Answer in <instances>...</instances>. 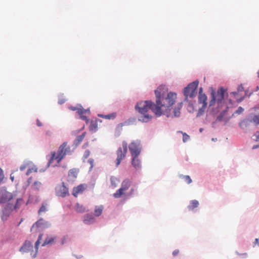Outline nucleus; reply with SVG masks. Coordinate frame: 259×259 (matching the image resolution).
Segmentation results:
<instances>
[{"mask_svg": "<svg viewBox=\"0 0 259 259\" xmlns=\"http://www.w3.org/2000/svg\"><path fill=\"white\" fill-rule=\"evenodd\" d=\"M168 90L165 85H160L155 91L156 97V106L153 108V112L157 116L165 115L170 116V107L173 105L177 99V94L172 92L167 93Z\"/></svg>", "mask_w": 259, "mask_h": 259, "instance_id": "obj_1", "label": "nucleus"}, {"mask_svg": "<svg viewBox=\"0 0 259 259\" xmlns=\"http://www.w3.org/2000/svg\"><path fill=\"white\" fill-rule=\"evenodd\" d=\"M155 106H156V104L151 101H140L138 102L135 108L141 114L139 117V120L145 122L149 121L152 118V116L146 114V113L150 109L153 112V108Z\"/></svg>", "mask_w": 259, "mask_h": 259, "instance_id": "obj_2", "label": "nucleus"}, {"mask_svg": "<svg viewBox=\"0 0 259 259\" xmlns=\"http://www.w3.org/2000/svg\"><path fill=\"white\" fill-rule=\"evenodd\" d=\"M70 147L68 145L67 142H64L61 145L58 150L57 154L55 151L51 152V157L49 160V163H51L53 160H55L59 163L66 156L67 154H70Z\"/></svg>", "mask_w": 259, "mask_h": 259, "instance_id": "obj_3", "label": "nucleus"}, {"mask_svg": "<svg viewBox=\"0 0 259 259\" xmlns=\"http://www.w3.org/2000/svg\"><path fill=\"white\" fill-rule=\"evenodd\" d=\"M132 183V182L130 179H125L123 180L121 183V187L113 194L114 197L119 198L122 196H130L133 195L136 190L135 188H132L127 194L125 193L131 187Z\"/></svg>", "mask_w": 259, "mask_h": 259, "instance_id": "obj_4", "label": "nucleus"}, {"mask_svg": "<svg viewBox=\"0 0 259 259\" xmlns=\"http://www.w3.org/2000/svg\"><path fill=\"white\" fill-rule=\"evenodd\" d=\"M199 81L195 80L190 83L184 89V95L185 97V100H187L188 98H193L197 95L196 89L198 87Z\"/></svg>", "mask_w": 259, "mask_h": 259, "instance_id": "obj_5", "label": "nucleus"}, {"mask_svg": "<svg viewBox=\"0 0 259 259\" xmlns=\"http://www.w3.org/2000/svg\"><path fill=\"white\" fill-rule=\"evenodd\" d=\"M127 152V143L125 141H123L122 147H119L116 151L117 158L115 161L116 166L119 165L121 160L125 158Z\"/></svg>", "mask_w": 259, "mask_h": 259, "instance_id": "obj_6", "label": "nucleus"}, {"mask_svg": "<svg viewBox=\"0 0 259 259\" xmlns=\"http://www.w3.org/2000/svg\"><path fill=\"white\" fill-rule=\"evenodd\" d=\"M225 91L223 88L219 89L217 91V94L212 93V99L210 101V106H213L214 104L215 101L218 103H221L224 98Z\"/></svg>", "mask_w": 259, "mask_h": 259, "instance_id": "obj_7", "label": "nucleus"}, {"mask_svg": "<svg viewBox=\"0 0 259 259\" xmlns=\"http://www.w3.org/2000/svg\"><path fill=\"white\" fill-rule=\"evenodd\" d=\"M55 193L57 196L63 198L69 195L68 189L65 186L64 182L56 187Z\"/></svg>", "mask_w": 259, "mask_h": 259, "instance_id": "obj_8", "label": "nucleus"}, {"mask_svg": "<svg viewBox=\"0 0 259 259\" xmlns=\"http://www.w3.org/2000/svg\"><path fill=\"white\" fill-rule=\"evenodd\" d=\"M132 156H139L141 152L140 141L139 140L133 141L128 146Z\"/></svg>", "mask_w": 259, "mask_h": 259, "instance_id": "obj_9", "label": "nucleus"}, {"mask_svg": "<svg viewBox=\"0 0 259 259\" xmlns=\"http://www.w3.org/2000/svg\"><path fill=\"white\" fill-rule=\"evenodd\" d=\"M251 123H253L255 125L259 124V115H251L248 118L242 121L240 123V126L242 127L250 125Z\"/></svg>", "mask_w": 259, "mask_h": 259, "instance_id": "obj_10", "label": "nucleus"}, {"mask_svg": "<svg viewBox=\"0 0 259 259\" xmlns=\"http://www.w3.org/2000/svg\"><path fill=\"white\" fill-rule=\"evenodd\" d=\"M50 226V223L41 218L32 225L30 230L31 232H33V231H36V230L38 228L44 229L49 227Z\"/></svg>", "mask_w": 259, "mask_h": 259, "instance_id": "obj_11", "label": "nucleus"}, {"mask_svg": "<svg viewBox=\"0 0 259 259\" xmlns=\"http://www.w3.org/2000/svg\"><path fill=\"white\" fill-rule=\"evenodd\" d=\"M207 96L205 94H200L198 95V102L202 104V107L199 109L197 116L201 115L204 112L207 106Z\"/></svg>", "mask_w": 259, "mask_h": 259, "instance_id": "obj_12", "label": "nucleus"}, {"mask_svg": "<svg viewBox=\"0 0 259 259\" xmlns=\"http://www.w3.org/2000/svg\"><path fill=\"white\" fill-rule=\"evenodd\" d=\"M12 194L5 190L0 191V203H5L12 198Z\"/></svg>", "mask_w": 259, "mask_h": 259, "instance_id": "obj_13", "label": "nucleus"}, {"mask_svg": "<svg viewBox=\"0 0 259 259\" xmlns=\"http://www.w3.org/2000/svg\"><path fill=\"white\" fill-rule=\"evenodd\" d=\"M33 246L30 241L26 240L23 245L20 249V251L23 252H31V253H34L33 251Z\"/></svg>", "mask_w": 259, "mask_h": 259, "instance_id": "obj_14", "label": "nucleus"}, {"mask_svg": "<svg viewBox=\"0 0 259 259\" xmlns=\"http://www.w3.org/2000/svg\"><path fill=\"white\" fill-rule=\"evenodd\" d=\"M13 211H14V209L12 208V204L9 203L3 211L2 220H6Z\"/></svg>", "mask_w": 259, "mask_h": 259, "instance_id": "obj_15", "label": "nucleus"}, {"mask_svg": "<svg viewBox=\"0 0 259 259\" xmlns=\"http://www.w3.org/2000/svg\"><path fill=\"white\" fill-rule=\"evenodd\" d=\"M77 112L80 115V118L82 120L85 121L86 123H88L89 119L87 115L90 114V110L89 109H84L83 108H80L78 109Z\"/></svg>", "mask_w": 259, "mask_h": 259, "instance_id": "obj_16", "label": "nucleus"}, {"mask_svg": "<svg viewBox=\"0 0 259 259\" xmlns=\"http://www.w3.org/2000/svg\"><path fill=\"white\" fill-rule=\"evenodd\" d=\"M86 188L85 184H80L73 189L72 194L74 196L77 197L79 194L82 193Z\"/></svg>", "mask_w": 259, "mask_h": 259, "instance_id": "obj_17", "label": "nucleus"}, {"mask_svg": "<svg viewBox=\"0 0 259 259\" xmlns=\"http://www.w3.org/2000/svg\"><path fill=\"white\" fill-rule=\"evenodd\" d=\"M78 169L76 168H72L69 170L68 174V177L69 180H73L77 177Z\"/></svg>", "mask_w": 259, "mask_h": 259, "instance_id": "obj_18", "label": "nucleus"}, {"mask_svg": "<svg viewBox=\"0 0 259 259\" xmlns=\"http://www.w3.org/2000/svg\"><path fill=\"white\" fill-rule=\"evenodd\" d=\"M24 201L21 198L17 199L15 204H12V208L14 211H17L20 207L24 204Z\"/></svg>", "mask_w": 259, "mask_h": 259, "instance_id": "obj_19", "label": "nucleus"}, {"mask_svg": "<svg viewBox=\"0 0 259 259\" xmlns=\"http://www.w3.org/2000/svg\"><path fill=\"white\" fill-rule=\"evenodd\" d=\"M42 236H43V234L41 233L39 235L38 239L35 243V251L34 252V253H30V254L33 258H35L36 256L38 246L40 244V241L41 240V239L42 238Z\"/></svg>", "mask_w": 259, "mask_h": 259, "instance_id": "obj_20", "label": "nucleus"}, {"mask_svg": "<svg viewBox=\"0 0 259 259\" xmlns=\"http://www.w3.org/2000/svg\"><path fill=\"white\" fill-rule=\"evenodd\" d=\"M132 156V165L136 168H139L141 167V162L138 158L139 156Z\"/></svg>", "mask_w": 259, "mask_h": 259, "instance_id": "obj_21", "label": "nucleus"}, {"mask_svg": "<svg viewBox=\"0 0 259 259\" xmlns=\"http://www.w3.org/2000/svg\"><path fill=\"white\" fill-rule=\"evenodd\" d=\"M104 206L102 205L96 206L94 210V215L96 217H99L103 212Z\"/></svg>", "mask_w": 259, "mask_h": 259, "instance_id": "obj_22", "label": "nucleus"}, {"mask_svg": "<svg viewBox=\"0 0 259 259\" xmlns=\"http://www.w3.org/2000/svg\"><path fill=\"white\" fill-rule=\"evenodd\" d=\"M98 119H96L95 120H92L90 125V130L92 131L95 132L97 130L98 128V123H97Z\"/></svg>", "mask_w": 259, "mask_h": 259, "instance_id": "obj_23", "label": "nucleus"}, {"mask_svg": "<svg viewBox=\"0 0 259 259\" xmlns=\"http://www.w3.org/2000/svg\"><path fill=\"white\" fill-rule=\"evenodd\" d=\"M182 107V103H179L177 107L174 109V115L172 117H178L180 114V110Z\"/></svg>", "mask_w": 259, "mask_h": 259, "instance_id": "obj_24", "label": "nucleus"}, {"mask_svg": "<svg viewBox=\"0 0 259 259\" xmlns=\"http://www.w3.org/2000/svg\"><path fill=\"white\" fill-rule=\"evenodd\" d=\"M55 240V237H48L46 238L44 243L42 244V246H44L47 245H52L54 243Z\"/></svg>", "mask_w": 259, "mask_h": 259, "instance_id": "obj_25", "label": "nucleus"}, {"mask_svg": "<svg viewBox=\"0 0 259 259\" xmlns=\"http://www.w3.org/2000/svg\"><path fill=\"white\" fill-rule=\"evenodd\" d=\"M199 205V202L196 200H193L190 202V204L188 206V208L190 210H193Z\"/></svg>", "mask_w": 259, "mask_h": 259, "instance_id": "obj_26", "label": "nucleus"}, {"mask_svg": "<svg viewBox=\"0 0 259 259\" xmlns=\"http://www.w3.org/2000/svg\"><path fill=\"white\" fill-rule=\"evenodd\" d=\"M75 208L76 211L79 213H83L87 211L86 208L83 205L79 203L75 205Z\"/></svg>", "mask_w": 259, "mask_h": 259, "instance_id": "obj_27", "label": "nucleus"}, {"mask_svg": "<svg viewBox=\"0 0 259 259\" xmlns=\"http://www.w3.org/2000/svg\"><path fill=\"white\" fill-rule=\"evenodd\" d=\"M94 220V217L90 214H87L84 216L83 222L85 224H90L93 222Z\"/></svg>", "mask_w": 259, "mask_h": 259, "instance_id": "obj_28", "label": "nucleus"}, {"mask_svg": "<svg viewBox=\"0 0 259 259\" xmlns=\"http://www.w3.org/2000/svg\"><path fill=\"white\" fill-rule=\"evenodd\" d=\"M85 135H86V132H84L81 135L77 137L76 139H75V140L74 141V143L76 145H79L82 141V140L84 138Z\"/></svg>", "mask_w": 259, "mask_h": 259, "instance_id": "obj_29", "label": "nucleus"}, {"mask_svg": "<svg viewBox=\"0 0 259 259\" xmlns=\"http://www.w3.org/2000/svg\"><path fill=\"white\" fill-rule=\"evenodd\" d=\"M47 206L48 204L47 203L43 202L41 204V207H40L38 211V214L40 215L42 213L46 212L48 210Z\"/></svg>", "mask_w": 259, "mask_h": 259, "instance_id": "obj_30", "label": "nucleus"}, {"mask_svg": "<svg viewBox=\"0 0 259 259\" xmlns=\"http://www.w3.org/2000/svg\"><path fill=\"white\" fill-rule=\"evenodd\" d=\"M111 183L112 186L114 187H117L118 184L119 183V180L116 177H111L110 178Z\"/></svg>", "mask_w": 259, "mask_h": 259, "instance_id": "obj_31", "label": "nucleus"}, {"mask_svg": "<svg viewBox=\"0 0 259 259\" xmlns=\"http://www.w3.org/2000/svg\"><path fill=\"white\" fill-rule=\"evenodd\" d=\"M41 187V183L38 181H35L32 185L33 189L38 191Z\"/></svg>", "mask_w": 259, "mask_h": 259, "instance_id": "obj_32", "label": "nucleus"}, {"mask_svg": "<svg viewBox=\"0 0 259 259\" xmlns=\"http://www.w3.org/2000/svg\"><path fill=\"white\" fill-rule=\"evenodd\" d=\"M116 113H112L109 114L105 115H99L101 117H103L105 118V119H114L116 117Z\"/></svg>", "mask_w": 259, "mask_h": 259, "instance_id": "obj_33", "label": "nucleus"}, {"mask_svg": "<svg viewBox=\"0 0 259 259\" xmlns=\"http://www.w3.org/2000/svg\"><path fill=\"white\" fill-rule=\"evenodd\" d=\"M182 177L187 184H189L192 182V180L189 176H182Z\"/></svg>", "mask_w": 259, "mask_h": 259, "instance_id": "obj_34", "label": "nucleus"}, {"mask_svg": "<svg viewBox=\"0 0 259 259\" xmlns=\"http://www.w3.org/2000/svg\"><path fill=\"white\" fill-rule=\"evenodd\" d=\"M182 134H183V141L184 142H186L189 139V136L186 133H183L182 132H180Z\"/></svg>", "mask_w": 259, "mask_h": 259, "instance_id": "obj_35", "label": "nucleus"}, {"mask_svg": "<svg viewBox=\"0 0 259 259\" xmlns=\"http://www.w3.org/2000/svg\"><path fill=\"white\" fill-rule=\"evenodd\" d=\"M225 115V112H222L217 117L216 121H223V117Z\"/></svg>", "mask_w": 259, "mask_h": 259, "instance_id": "obj_36", "label": "nucleus"}, {"mask_svg": "<svg viewBox=\"0 0 259 259\" xmlns=\"http://www.w3.org/2000/svg\"><path fill=\"white\" fill-rule=\"evenodd\" d=\"M90 151L89 150H86L84 151V153L83 156L84 160L88 158V157L90 156Z\"/></svg>", "mask_w": 259, "mask_h": 259, "instance_id": "obj_37", "label": "nucleus"}, {"mask_svg": "<svg viewBox=\"0 0 259 259\" xmlns=\"http://www.w3.org/2000/svg\"><path fill=\"white\" fill-rule=\"evenodd\" d=\"M33 171L36 172L37 171V169L36 168H29L27 170L26 174L27 176H28L30 174H31Z\"/></svg>", "mask_w": 259, "mask_h": 259, "instance_id": "obj_38", "label": "nucleus"}, {"mask_svg": "<svg viewBox=\"0 0 259 259\" xmlns=\"http://www.w3.org/2000/svg\"><path fill=\"white\" fill-rule=\"evenodd\" d=\"M243 111H244V109L242 107H239L238 108L237 110H236L235 111V113L239 114L242 113L243 112Z\"/></svg>", "mask_w": 259, "mask_h": 259, "instance_id": "obj_39", "label": "nucleus"}, {"mask_svg": "<svg viewBox=\"0 0 259 259\" xmlns=\"http://www.w3.org/2000/svg\"><path fill=\"white\" fill-rule=\"evenodd\" d=\"M253 139L255 141H259V132H256L253 136Z\"/></svg>", "mask_w": 259, "mask_h": 259, "instance_id": "obj_40", "label": "nucleus"}, {"mask_svg": "<svg viewBox=\"0 0 259 259\" xmlns=\"http://www.w3.org/2000/svg\"><path fill=\"white\" fill-rule=\"evenodd\" d=\"M88 162L90 164V165H91V168H92L93 167V165H94V159H91V158L89 159Z\"/></svg>", "mask_w": 259, "mask_h": 259, "instance_id": "obj_41", "label": "nucleus"}, {"mask_svg": "<svg viewBox=\"0 0 259 259\" xmlns=\"http://www.w3.org/2000/svg\"><path fill=\"white\" fill-rule=\"evenodd\" d=\"M243 90H244V88H243V87H242V85L241 84L238 86V87L237 88V92L238 93L240 92H242Z\"/></svg>", "mask_w": 259, "mask_h": 259, "instance_id": "obj_42", "label": "nucleus"}, {"mask_svg": "<svg viewBox=\"0 0 259 259\" xmlns=\"http://www.w3.org/2000/svg\"><path fill=\"white\" fill-rule=\"evenodd\" d=\"M179 253V249H176L172 252V255L174 256L177 255Z\"/></svg>", "mask_w": 259, "mask_h": 259, "instance_id": "obj_43", "label": "nucleus"}, {"mask_svg": "<svg viewBox=\"0 0 259 259\" xmlns=\"http://www.w3.org/2000/svg\"><path fill=\"white\" fill-rule=\"evenodd\" d=\"M69 108L72 110V111H75V110H77V111H78V109H79V108H77V107H73V106H70L69 107Z\"/></svg>", "mask_w": 259, "mask_h": 259, "instance_id": "obj_44", "label": "nucleus"}, {"mask_svg": "<svg viewBox=\"0 0 259 259\" xmlns=\"http://www.w3.org/2000/svg\"><path fill=\"white\" fill-rule=\"evenodd\" d=\"M26 168V166L25 165H21L20 167V169L21 170H24L25 168Z\"/></svg>", "mask_w": 259, "mask_h": 259, "instance_id": "obj_45", "label": "nucleus"}, {"mask_svg": "<svg viewBox=\"0 0 259 259\" xmlns=\"http://www.w3.org/2000/svg\"><path fill=\"white\" fill-rule=\"evenodd\" d=\"M37 125L38 126H41L42 125L41 122L39 120H37Z\"/></svg>", "mask_w": 259, "mask_h": 259, "instance_id": "obj_46", "label": "nucleus"}, {"mask_svg": "<svg viewBox=\"0 0 259 259\" xmlns=\"http://www.w3.org/2000/svg\"><path fill=\"white\" fill-rule=\"evenodd\" d=\"M200 94H204V93H202V88H200L199 89V95H200Z\"/></svg>", "mask_w": 259, "mask_h": 259, "instance_id": "obj_47", "label": "nucleus"}, {"mask_svg": "<svg viewBox=\"0 0 259 259\" xmlns=\"http://www.w3.org/2000/svg\"><path fill=\"white\" fill-rule=\"evenodd\" d=\"M255 243L258 244H259V241H258V239H255Z\"/></svg>", "mask_w": 259, "mask_h": 259, "instance_id": "obj_48", "label": "nucleus"}, {"mask_svg": "<svg viewBox=\"0 0 259 259\" xmlns=\"http://www.w3.org/2000/svg\"><path fill=\"white\" fill-rule=\"evenodd\" d=\"M32 180V178H29L28 179V182L29 184H30V183L31 182Z\"/></svg>", "mask_w": 259, "mask_h": 259, "instance_id": "obj_49", "label": "nucleus"}, {"mask_svg": "<svg viewBox=\"0 0 259 259\" xmlns=\"http://www.w3.org/2000/svg\"><path fill=\"white\" fill-rule=\"evenodd\" d=\"M14 176H12V175H11V179L12 180V181L14 180Z\"/></svg>", "mask_w": 259, "mask_h": 259, "instance_id": "obj_50", "label": "nucleus"}, {"mask_svg": "<svg viewBox=\"0 0 259 259\" xmlns=\"http://www.w3.org/2000/svg\"><path fill=\"white\" fill-rule=\"evenodd\" d=\"M232 94H234V95H236L237 94V93L235 92H232Z\"/></svg>", "mask_w": 259, "mask_h": 259, "instance_id": "obj_51", "label": "nucleus"}, {"mask_svg": "<svg viewBox=\"0 0 259 259\" xmlns=\"http://www.w3.org/2000/svg\"><path fill=\"white\" fill-rule=\"evenodd\" d=\"M59 102L60 104H62L64 103V101H59Z\"/></svg>", "mask_w": 259, "mask_h": 259, "instance_id": "obj_52", "label": "nucleus"}, {"mask_svg": "<svg viewBox=\"0 0 259 259\" xmlns=\"http://www.w3.org/2000/svg\"><path fill=\"white\" fill-rule=\"evenodd\" d=\"M203 129L202 128H200L199 131L200 132H201L202 131Z\"/></svg>", "mask_w": 259, "mask_h": 259, "instance_id": "obj_53", "label": "nucleus"}]
</instances>
